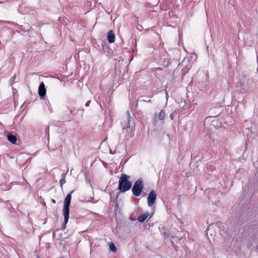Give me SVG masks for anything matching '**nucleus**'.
<instances>
[{"mask_svg": "<svg viewBox=\"0 0 258 258\" xmlns=\"http://www.w3.org/2000/svg\"><path fill=\"white\" fill-rule=\"evenodd\" d=\"M46 90L44 84L43 82H41L38 87V94L40 98L42 99L44 98L46 95Z\"/></svg>", "mask_w": 258, "mask_h": 258, "instance_id": "6", "label": "nucleus"}, {"mask_svg": "<svg viewBox=\"0 0 258 258\" xmlns=\"http://www.w3.org/2000/svg\"><path fill=\"white\" fill-rule=\"evenodd\" d=\"M255 248H256L257 250H258V244L256 246Z\"/></svg>", "mask_w": 258, "mask_h": 258, "instance_id": "22", "label": "nucleus"}, {"mask_svg": "<svg viewBox=\"0 0 258 258\" xmlns=\"http://www.w3.org/2000/svg\"><path fill=\"white\" fill-rule=\"evenodd\" d=\"M166 137H168V139H170L169 135L168 134L166 135Z\"/></svg>", "mask_w": 258, "mask_h": 258, "instance_id": "21", "label": "nucleus"}, {"mask_svg": "<svg viewBox=\"0 0 258 258\" xmlns=\"http://www.w3.org/2000/svg\"><path fill=\"white\" fill-rule=\"evenodd\" d=\"M130 176L125 174H122L119 180L118 189L121 192H125L132 187V183L128 180Z\"/></svg>", "mask_w": 258, "mask_h": 258, "instance_id": "1", "label": "nucleus"}, {"mask_svg": "<svg viewBox=\"0 0 258 258\" xmlns=\"http://www.w3.org/2000/svg\"><path fill=\"white\" fill-rule=\"evenodd\" d=\"M51 202L53 204H55V203H56L55 200H54V199H51Z\"/></svg>", "mask_w": 258, "mask_h": 258, "instance_id": "20", "label": "nucleus"}, {"mask_svg": "<svg viewBox=\"0 0 258 258\" xmlns=\"http://www.w3.org/2000/svg\"><path fill=\"white\" fill-rule=\"evenodd\" d=\"M64 216V221L63 223L62 224L61 227L62 229L64 230L66 228V225L67 223L68 222L69 219V214L68 213H63Z\"/></svg>", "mask_w": 258, "mask_h": 258, "instance_id": "9", "label": "nucleus"}, {"mask_svg": "<svg viewBox=\"0 0 258 258\" xmlns=\"http://www.w3.org/2000/svg\"><path fill=\"white\" fill-rule=\"evenodd\" d=\"M210 117H211L210 116L206 117V120H207L208 118H209Z\"/></svg>", "mask_w": 258, "mask_h": 258, "instance_id": "23", "label": "nucleus"}, {"mask_svg": "<svg viewBox=\"0 0 258 258\" xmlns=\"http://www.w3.org/2000/svg\"><path fill=\"white\" fill-rule=\"evenodd\" d=\"M72 192L70 194H68L64 199L63 208V213H70L69 207L71 201V194Z\"/></svg>", "mask_w": 258, "mask_h": 258, "instance_id": "3", "label": "nucleus"}, {"mask_svg": "<svg viewBox=\"0 0 258 258\" xmlns=\"http://www.w3.org/2000/svg\"><path fill=\"white\" fill-rule=\"evenodd\" d=\"M149 216V213L148 212H145L144 214L139 216L138 220L140 222H143Z\"/></svg>", "mask_w": 258, "mask_h": 258, "instance_id": "10", "label": "nucleus"}, {"mask_svg": "<svg viewBox=\"0 0 258 258\" xmlns=\"http://www.w3.org/2000/svg\"><path fill=\"white\" fill-rule=\"evenodd\" d=\"M7 139L9 142L13 144H16L17 140V137L10 133H8Z\"/></svg>", "mask_w": 258, "mask_h": 258, "instance_id": "8", "label": "nucleus"}, {"mask_svg": "<svg viewBox=\"0 0 258 258\" xmlns=\"http://www.w3.org/2000/svg\"><path fill=\"white\" fill-rule=\"evenodd\" d=\"M157 194L155 190H152L150 191L147 199L148 205L149 207L152 206L156 199Z\"/></svg>", "mask_w": 258, "mask_h": 258, "instance_id": "5", "label": "nucleus"}, {"mask_svg": "<svg viewBox=\"0 0 258 258\" xmlns=\"http://www.w3.org/2000/svg\"><path fill=\"white\" fill-rule=\"evenodd\" d=\"M174 114H170V117L171 119H173L174 118Z\"/></svg>", "mask_w": 258, "mask_h": 258, "instance_id": "18", "label": "nucleus"}, {"mask_svg": "<svg viewBox=\"0 0 258 258\" xmlns=\"http://www.w3.org/2000/svg\"><path fill=\"white\" fill-rule=\"evenodd\" d=\"M16 78V75L15 74L13 76V77L12 78H11V79L9 81V84H10V86H12L13 85V83L15 82Z\"/></svg>", "mask_w": 258, "mask_h": 258, "instance_id": "15", "label": "nucleus"}, {"mask_svg": "<svg viewBox=\"0 0 258 258\" xmlns=\"http://www.w3.org/2000/svg\"><path fill=\"white\" fill-rule=\"evenodd\" d=\"M128 114V117H127V122H128V125L127 126V128H130V121H131V116H130V114Z\"/></svg>", "mask_w": 258, "mask_h": 258, "instance_id": "16", "label": "nucleus"}, {"mask_svg": "<svg viewBox=\"0 0 258 258\" xmlns=\"http://www.w3.org/2000/svg\"><path fill=\"white\" fill-rule=\"evenodd\" d=\"M144 96H141L138 99V102H152L151 99H149V97H146V98H144Z\"/></svg>", "mask_w": 258, "mask_h": 258, "instance_id": "12", "label": "nucleus"}, {"mask_svg": "<svg viewBox=\"0 0 258 258\" xmlns=\"http://www.w3.org/2000/svg\"><path fill=\"white\" fill-rule=\"evenodd\" d=\"M159 113H164V112H163V110H161Z\"/></svg>", "mask_w": 258, "mask_h": 258, "instance_id": "24", "label": "nucleus"}, {"mask_svg": "<svg viewBox=\"0 0 258 258\" xmlns=\"http://www.w3.org/2000/svg\"><path fill=\"white\" fill-rule=\"evenodd\" d=\"M193 58L194 57L192 55L185 56L180 63V65L185 67L187 70H189L191 67V61Z\"/></svg>", "mask_w": 258, "mask_h": 258, "instance_id": "4", "label": "nucleus"}, {"mask_svg": "<svg viewBox=\"0 0 258 258\" xmlns=\"http://www.w3.org/2000/svg\"><path fill=\"white\" fill-rule=\"evenodd\" d=\"M144 184L141 179H138L134 183L132 188L133 194L136 197H139L143 190Z\"/></svg>", "mask_w": 258, "mask_h": 258, "instance_id": "2", "label": "nucleus"}, {"mask_svg": "<svg viewBox=\"0 0 258 258\" xmlns=\"http://www.w3.org/2000/svg\"><path fill=\"white\" fill-rule=\"evenodd\" d=\"M90 102H91V101H88V102L86 103V105H86V106H89V103H90Z\"/></svg>", "mask_w": 258, "mask_h": 258, "instance_id": "19", "label": "nucleus"}, {"mask_svg": "<svg viewBox=\"0 0 258 258\" xmlns=\"http://www.w3.org/2000/svg\"><path fill=\"white\" fill-rule=\"evenodd\" d=\"M66 175H67V173H63L62 174V178L60 180V183L61 186H62V184L65 183V182H66L65 178H66Z\"/></svg>", "mask_w": 258, "mask_h": 258, "instance_id": "14", "label": "nucleus"}, {"mask_svg": "<svg viewBox=\"0 0 258 258\" xmlns=\"http://www.w3.org/2000/svg\"><path fill=\"white\" fill-rule=\"evenodd\" d=\"M109 249L110 251H111L113 252H117V250L116 247L114 244V243L112 242L109 243Z\"/></svg>", "mask_w": 258, "mask_h": 258, "instance_id": "13", "label": "nucleus"}, {"mask_svg": "<svg viewBox=\"0 0 258 258\" xmlns=\"http://www.w3.org/2000/svg\"><path fill=\"white\" fill-rule=\"evenodd\" d=\"M165 117V114H156L154 117V121L156 122L158 120H162Z\"/></svg>", "mask_w": 258, "mask_h": 258, "instance_id": "11", "label": "nucleus"}, {"mask_svg": "<svg viewBox=\"0 0 258 258\" xmlns=\"http://www.w3.org/2000/svg\"><path fill=\"white\" fill-rule=\"evenodd\" d=\"M170 59H169L167 62L165 61L164 62L163 66L165 67H167L170 64Z\"/></svg>", "mask_w": 258, "mask_h": 258, "instance_id": "17", "label": "nucleus"}, {"mask_svg": "<svg viewBox=\"0 0 258 258\" xmlns=\"http://www.w3.org/2000/svg\"><path fill=\"white\" fill-rule=\"evenodd\" d=\"M107 40L110 43H113L115 41V34L112 30H110L107 33Z\"/></svg>", "mask_w": 258, "mask_h": 258, "instance_id": "7", "label": "nucleus"}]
</instances>
